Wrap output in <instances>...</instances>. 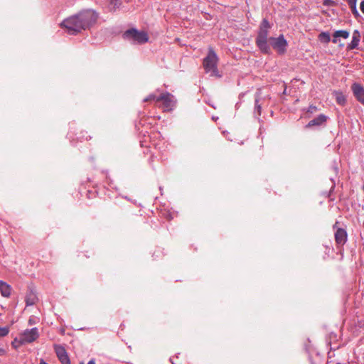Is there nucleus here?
Listing matches in <instances>:
<instances>
[{
    "label": "nucleus",
    "mask_w": 364,
    "mask_h": 364,
    "mask_svg": "<svg viewBox=\"0 0 364 364\" xmlns=\"http://www.w3.org/2000/svg\"><path fill=\"white\" fill-rule=\"evenodd\" d=\"M271 26L267 19H263L256 39V44L259 50L263 53L268 54L270 53V47L268 44V33Z\"/></svg>",
    "instance_id": "nucleus-1"
},
{
    "label": "nucleus",
    "mask_w": 364,
    "mask_h": 364,
    "mask_svg": "<svg viewBox=\"0 0 364 364\" xmlns=\"http://www.w3.org/2000/svg\"><path fill=\"white\" fill-rule=\"evenodd\" d=\"M60 26L70 35H76L81 33L82 31H85L78 13L63 20L60 23Z\"/></svg>",
    "instance_id": "nucleus-2"
},
{
    "label": "nucleus",
    "mask_w": 364,
    "mask_h": 364,
    "mask_svg": "<svg viewBox=\"0 0 364 364\" xmlns=\"http://www.w3.org/2000/svg\"><path fill=\"white\" fill-rule=\"evenodd\" d=\"M218 57L213 48H209L208 55L203 59V66L207 73H210V76L220 77L218 69Z\"/></svg>",
    "instance_id": "nucleus-3"
},
{
    "label": "nucleus",
    "mask_w": 364,
    "mask_h": 364,
    "mask_svg": "<svg viewBox=\"0 0 364 364\" xmlns=\"http://www.w3.org/2000/svg\"><path fill=\"white\" fill-rule=\"evenodd\" d=\"M85 30L95 25L100 17V14L94 9H84L78 12Z\"/></svg>",
    "instance_id": "nucleus-4"
},
{
    "label": "nucleus",
    "mask_w": 364,
    "mask_h": 364,
    "mask_svg": "<svg viewBox=\"0 0 364 364\" xmlns=\"http://www.w3.org/2000/svg\"><path fill=\"white\" fill-rule=\"evenodd\" d=\"M124 38L133 40L139 43H146L149 40L148 35L144 31H138L136 29H129L124 33Z\"/></svg>",
    "instance_id": "nucleus-5"
},
{
    "label": "nucleus",
    "mask_w": 364,
    "mask_h": 364,
    "mask_svg": "<svg viewBox=\"0 0 364 364\" xmlns=\"http://www.w3.org/2000/svg\"><path fill=\"white\" fill-rule=\"evenodd\" d=\"M39 336L37 328L26 329L19 335V345L30 343L36 341Z\"/></svg>",
    "instance_id": "nucleus-6"
},
{
    "label": "nucleus",
    "mask_w": 364,
    "mask_h": 364,
    "mask_svg": "<svg viewBox=\"0 0 364 364\" xmlns=\"http://www.w3.org/2000/svg\"><path fill=\"white\" fill-rule=\"evenodd\" d=\"M269 43L279 54H283L285 53L287 42L284 39L283 35L279 36L278 38H269Z\"/></svg>",
    "instance_id": "nucleus-7"
},
{
    "label": "nucleus",
    "mask_w": 364,
    "mask_h": 364,
    "mask_svg": "<svg viewBox=\"0 0 364 364\" xmlns=\"http://www.w3.org/2000/svg\"><path fill=\"white\" fill-rule=\"evenodd\" d=\"M162 102L163 108L166 111H169L173 109L175 105L173 96L169 92H163L157 98V102Z\"/></svg>",
    "instance_id": "nucleus-8"
},
{
    "label": "nucleus",
    "mask_w": 364,
    "mask_h": 364,
    "mask_svg": "<svg viewBox=\"0 0 364 364\" xmlns=\"http://www.w3.org/2000/svg\"><path fill=\"white\" fill-rule=\"evenodd\" d=\"M54 349L58 358L62 364H70L69 356L64 347L60 345H55Z\"/></svg>",
    "instance_id": "nucleus-9"
},
{
    "label": "nucleus",
    "mask_w": 364,
    "mask_h": 364,
    "mask_svg": "<svg viewBox=\"0 0 364 364\" xmlns=\"http://www.w3.org/2000/svg\"><path fill=\"white\" fill-rule=\"evenodd\" d=\"M351 88L357 100L364 105V87L360 84L354 83Z\"/></svg>",
    "instance_id": "nucleus-10"
},
{
    "label": "nucleus",
    "mask_w": 364,
    "mask_h": 364,
    "mask_svg": "<svg viewBox=\"0 0 364 364\" xmlns=\"http://www.w3.org/2000/svg\"><path fill=\"white\" fill-rule=\"evenodd\" d=\"M335 240L338 245H344L347 240V232L343 228H338L335 232Z\"/></svg>",
    "instance_id": "nucleus-11"
},
{
    "label": "nucleus",
    "mask_w": 364,
    "mask_h": 364,
    "mask_svg": "<svg viewBox=\"0 0 364 364\" xmlns=\"http://www.w3.org/2000/svg\"><path fill=\"white\" fill-rule=\"evenodd\" d=\"M327 119L328 117L321 114H319L317 117L313 119L312 120L309 121V122L306 124V128H311L312 127H315V126H321L322 124H323L324 123H326V122L327 121Z\"/></svg>",
    "instance_id": "nucleus-12"
},
{
    "label": "nucleus",
    "mask_w": 364,
    "mask_h": 364,
    "mask_svg": "<svg viewBox=\"0 0 364 364\" xmlns=\"http://www.w3.org/2000/svg\"><path fill=\"white\" fill-rule=\"evenodd\" d=\"M360 40V34L358 30H355L353 33L352 41H351L350 43H349L348 45V49L353 50V49L357 48V47L359 44Z\"/></svg>",
    "instance_id": "nucleus-13"
},
{
    "label": "nucleus",
    "mask_w": 364,
    "mask_h": 364,
    "mask_svg": "<svg viewBox=\"0 0 364 364\" xmlns=\"http://www.w3.org/2000/svg\"><path fill=\"white\" fill-rule=\"evenodd\" d=\"M0 291L4 297H9L11 295V287L7 283L0 280Z\"/></svg>",
    "instance_id": "nucleus-14"
},
{
    "label": "nucleus",
    "mask_w": 364,
    "mask_h": 364,
    "mask_svg": "<svg viewBox=\"0 0 364 364\" xmlns=\"http://www.w3.org/2000/svg\"><path fill=\"white\" fill-rule=\"evenodd\" d=\"M37 300H38V298L33 292L30 291L26 294V305H28V306L33 305L36 304Z\"/></svg>",
    "instance_id": "nucleus-15"
},
{
    "label": "nucleus",
    "mask_w": 364,
    "mask_h": 364,
    "mask_svg": "<svg viewBox=\"0 0 364 364\" xmlns=\"http://www.w3.org/2000/svg\"><path fill=\"white\" fill-rule=\"evenodd\" d=\"M338 37H342L343 38H348L349 37V32L347 31H343V30L336 31L333 33L334 38L333 39V43H336V38H338Z\"/></svg>",
    "instance_id": "nucleus-16"
},
{
    "label": "nucleus",
    "mask_w": 364,
    "mask_h": 364,
    "mask_svg": "<svg viewBox=\"0 0 364 364\" xmlns=\"http://www.w3.org/2000/svg\"><path fill=\"white\" fill-rule=\"evenodd\" d=\"M109 4V9L110 11H115L120 6V0H107Z\"/></svg>",
    "instance_id": "nucleus-17"
},
{
    "label": "nucleus",
    "mask_w": 364,
    "mask_h": 364,
    "mask_svg": "<svg viewBox=\"0 0 364 364\" xmlns=\"http://www.w3.org/2000/svg\"><path fill=\"white\" fill-rule=\"evenodd\" d=\"M336 100L339 105H344L346 101L345 96L342 93H336Z\"/></svg>",
    "instance_id": "nucleus-18"
},
{
    "label": "nucleus",
    "mask_w": 364,
    "mask_h": 364,
    "mask_svg": "<svg viewBox=\"0 0 364 364\" xmlns=\"http://www.w3.org/2000/svg\"><path fill=\"white\" fill-rule=\"evenodd\" d=\"M319 39L325 43H328L331 40L330 36L327 33H321L318 36Z\"/></svg>",
    "instance_id": "nucleus-19"
},
{
    "label": "nucleus",
    "mask_w": 364,
    "mask_h": 364,
    "mask_svg": "<svg viewBox=\"0 0 364 364\" xmlns=\"http://www.w3.org/2000/svg\"><path fill=\"white\" fill-rule=\"evenodd\" d=\"M159 96H156L155 94H150L146 98L144 99V102H151L155 101L157 102V98Z\"/></svg>",
    "instance_id": "nucleus-20"
},
{
    "label": "nucleus",
    "mask_w": 364,
    "mask_h": 364,
    "mask_svg": "<svg viewBox=\"0 0 364 364\" xmlns=\"http://www.w3.org/2000/svg\"><path fill=\"white\" fill-rule=\"evenodd\" d=\"M9 333V327H0V338L7 336Z\"/></svg>",
    "instance_id": "nucleus-21"
},
{
    "label": "nucleus",
    "mask_w": 364,
    "mask_h": 364,
    "mask_svg": "<svg viewBox=\"0 0 364 364\" xmlns=\"http://www.w3.org/2000/svg\"><path fill=\"white\" fill-rule=\"evenodd\" d=\"M350 8L351 11H352L353 14L354 15V16L355 18H358L360 16V14L357 10L356 5L350 6Z\"/></svg>",
    "instance_id": "nucleus-22"
},
{
    "label": "nucleus",
    "mask_w": 364,
    "mask_h": 364,
    "mask_svg": "<svg viewBox=\"0 0 364 364\" xmlns=\"http://www.w3.org/2000/svg\"><path fill=\"white\" fill-rule=\"evenodd\" d=\"M255 109L257 110V114L260 115L261 114V105L259 104V101L257 99L255 100Z\"/></svg>",
    "instance_id": "nucleus-23"
},
{
    "label": "nucleus",
    "mask_w": 364,
    "mask_h": 364,
    "mask_svg": "<svg viewBox=\"0 0 364 364\" xmlns=\"http://www.w3.org/2000/svg\"><path fill=\"white\" fill-rule=\"evenodd\" d=\"M317 110H318L317 107H316V106H314V105H310V106L309 107V109H308L307 112H309V113H311V114H312V113L316 112Z\"/></svg>",
    "instance_id": "nucleus-24"
},
{
    "label": "nucleus",
    "mask_w": 364,
    "mask_h": 364,
    "mask_svg": "<svg viewBox=\"0 0 364 364\" xmlns=\"http://www.w3.org/2000/svg\"><path fill=\"white\" fill-rule=\"evenodd\" d=\"M18 341H19V338H16L14 341L11 343V345L14 348H18L21 345H19V343H18Z\"/></svg>",
    "instance_id": "nucleus-25"
},
{
    "label": "nucleus",
    "mask_w": 364,
    "mask_h": 364,
    "mask_svg": "<svg viewBox=\"0 0 364 364\" xmlns=\"http://www.w3.org/2000/svg\"><path fill=\"white\" fill-rule=\"evenodd\" d=\"M346 1H347L348 4L349 5V7L356 5V3H357V0H346Z\"/></svg>",
    "instance_id": "nucleus-26"
},
{
    "label": "nucleus",
    "mask_w": 364,
    "mask_h": 364,
    "mask_svg": "<svg viewBox=\"0 0 364 364\" xmlns=\"http://www.w3.org/2000/svg\"><path fill=\"white\" fill-rule=\"evenodd\" d=\"M360 8L361 11L364 14V0L361 1Z\"/></svg>",
    "instance_id": "nucleus-27"
},
{
    "label": "nucleus",
    "mask_w": 364,
    "mask_h": 364,
    "mask_svg": "<svg viewBox=\"0 0 364 364\" xmlns=\"http://www.w3.org/2000/svg\"><path fill=\"white\" fill-rule=\"evenodd\" d=\"M6 353V350H4V348L0 347V355H3Z\"/></svg>",
    "instance_id": "nucleus-28"
},
{
    "label": "nucleus",
    "mask_w": 364,
    "mask_h": 364,
    "mask_svg": "<svg viewBox=\"0 0 364 364\" xmlns=\"http://www.w3.org/2000/svg\"><path fill=\"white\" fill-rule=\"evenodd\" d=\"M331 2H332L331 0H325L323 4L328 5Z\"/></svg>",
    "instance_id": "nucleus-29"
},
{
    "label": "nucleus",
    "mask_w": 364,
    "mask_h": 364,
    "mask_svg": "<svg viewBox=\"0 0 364 364\" xmlns=\"http://www.w3.org/2000/svg\"><path fill=\"white\" fill-rule=\"evenodd\" d=\"M87 364H95V360H90V361L88 362V363H87Z\"/></svg>",
    "instance_id": "nucleus-30"
},
{
    "label": "nucleus",
    "mask_w": 364,
    "mask_h": 364,
    "mask_svg": "<svg viewBox=\"0 0 364 364\" xmlns=\"http://www.w3.org/2000/svg\"><path fill=\"white\" fill-rule=\"evenodd\" d=\"M39 364H48L47 363H46L43 360H41L40 361V363Z\"/></svg>",
    "instance_id": "nucleus-31"
},
{
    "label": "nucleus",
    "mask_w": 364,
    "mask_h": 364,
    "mask_svg": "<svg viewBox=\"0 0 364 364\" xmlns=\"http://www.w3.org/2000/svg\"><path fill=\"white\" fill-rule=\"evenodd\" d=\"M336 224H338V222H336V224L334 225V228L336 227Z\"/></svg>",
    "instance_id": "nucleus-32"
}]
</instances>
